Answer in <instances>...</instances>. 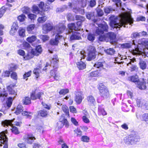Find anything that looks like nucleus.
I'll use <instances>...</instances> for the list:
<instances>
[{"mask_svg":"<svg viewBox=\"0 0 148 148\" xmlns=\"http://www.w3.org/2000/svg\"><path fill=\"white\" fill-rule=\"evenodd\" d=\"M39 8L43 12H46L50 10L51 8L49 5L43 1H41L38 4Z\"/></svg>","mask_w":148,"mask_h":148,"instance_id":"nucleus-18","label":"nucleus"},{"mask_svg":"<svg viewBox=\"0 0 148 148\" xmlns=\"http://www.w3.org/2000/svg\"><path fill=\"white\" fill-rule=\"evenodd\" d=\"M90 138L86 136H83L81 138V140L84 142L88 143L89 142Z\"/></svg>","mask_w":148,"mask_h":148,"instance_id":"nucleus-59","label":"nucleus"},{"mask_svg":"<svg viewBox=\"0 0 148 148\" xmlns=\"http://www.w3.org/2000/svg\"><path fill=\"white\" fill-rule=\"evenodd\" d=\"M32 71L31 70H30L27 72H25L23 75V79H27L26 80H27L28 79V77H30L32 74Z\"/></svg>","mask_w":148,"mask_h":148,"instance_id":"nucleus-51","label":"nucleus"},{"mask_svg":"<svg viewBox=\"0 0 148 148\" xmlns=\"http://www.w3.org/2000/svg\"><path fill=\"white\" fill-rule=\"evenodd\" d=\"M65 28V26L63 24H61L57 26L56 30V35H58V37L62 38V36L60 35V34L62 33Z\"/></svg>","mask_w":148,"mask_h":148,"instance_id":"nucleus-16","label":"nucleus"},{"mask_svg":"<svg viewBox=\"0 0 148 148\" xmlns=\"http://www.w3.org/2000/svg\"><path fill=\"white\" fill-rule=\"evenodd\" d=\"M98 26V27L96 31V33L98 35H100L103 34L105 32L108 31V27L106 24H99Z\"/></svg>","mask_w":148,"mask_h":148,"instance_id":"nucleus-9","label":"nucleus"},{"mask_svg":"<svg viewBox=\"0 0 148 148\" xmlns=\"http://www.w3.org/2000/svg\"><path fill=\"white\" fill-rule=\"evenodd\" d=\"M139 64L140 68L142 70H144L146 69L147 64L146 62L142 60L139 62Z\"/></svg>","mask_w":148,"mask_h":148,"instance_id":"nucleus-46","label":"nucleus"},{"mask_svg":"<svg viewBox=\"0 0 148 148\" xmlns=\"http://www.w3.org/2000/svg\"><path fill=\"white\" fill-rule=\"evenodd\" d=\"M74 133L76 135V136L78 137H80L82 135V132L80 129L77 128L74 131Z\"/></svg>","mask_w":148,"mask_h":148,"instance_id":"nucleus-55","label":"nucleus"},{"mask_svg":"<svg viewBox=\"0 0 148 148\" xmlns=\"http://www.w3.org/2000/svg\"><path fill=\"white\" fill-rule=\"evenodd\" d=\"M36 139L34 136L31 133H28L23 137V140L27 144L30 145L32 144Z\"/></svg>","mask_w":148,"mask_h":148,"instance_id":"nucleus-10","label":"nucleus"},{"mask_svg":"<svg viewBox=\"0 0 148 148\" xmlns=\"http://www.w3.org/2000/svg\"><path fill=\"white\" fill-rule=\"evenodd\" d=\"M10 71L9 70L3 71L2 73L1 77L2 78L9 77L10 76Z\"/></svg>","mask_w":148,"mask_h":148,"instance_id":"nucleus-47","label":"nucleus"},{"mask_svg":"<svg viewBox=\"0 0 148 148\" xmlns=\"http://www.w3.org/2000/svg\"><path fill=\"white\" fill-rule=\"evenodd\" d=\"M86 99L88 105L90 106H94L96 104L94 97L92 95L88 96Z\"/></svg>","mask_w":148,"mask_h":148,"instance_id":"nucleus-21","label":"nucleus"},{"mask_svg":"<svg viewBox=\"0 0 148 148\" xmlns=\"http://www.w3.org/2000/svg\"><path fill=\"white\" fill-rule=\"evenodd\" d=\"M42 51L41 45H38L35 47V48L32 49L30 51H28L26 55L23 57V59L25 60H29L35 56H38L41 54Z\"/></svg>","mask_w":148,"mask_h":148,"instance_id":"nucleus-3","label":"nucleus"},{"mask_svg":"<svg viewBox=\"0 0 148 148\" xmlns=\"http://www.w3.org/2000/svg\"><path fill=\"white\" fill-rule=\"evenodd\" d=\"M42 27L43 33L45 34L48 33L53 29V26L50 23H46L43 24L42 25Z\"/></svg>","mask_w":148,"mask_h":148,"instance_id":"nucleus-12","label":"nucleus"},{"mask_svg":"<svg viewBox=\"0 0 148 148\" xmlns=\"http://www.w3.org/2000/svg\"><path fill=\"white\" fill-rule=\"evenodd\" d=\"M68 27L69 29L70 30H74L75 31H78L81 28L79 26H78V25H76L75 23H71L69 24L68 25Z\"/></svg>","mask_w":148,"mask_h":148,"instance_id":"nucleus-25","label":"nucleus"},{"mask_svg":"<svg viewBox=\"0 0 148 148\" xmlns=\"http://www.w3.org/2000/svg\"><path fill=\"white\" fill-rule=\"evenodd\" d=\"M97 89L99 91V94L103 99H107L110 96V92L106 86L102 83H100L98 85Z\"/></svg>","mask_w":148,"mask_h":148,"instance_id":"nucleus-4","label":"nucleus"},{"mask_svg":"<svg viewBox=\"0 0 148 148\" xmlns=\"http://www.w3.org/2000/svg\"><path fill=\"white\" fill-rule=\"evenodd\" d=\"M9 68V71L11 72L14 71L16 70L18 68V66L14 63H11L8 65Z\"/></svg>","mask_w":148,"mask_h":148,"instance_id":"nucleus-41","label":"nucleus"},{"mask_svg":"<svg viewBox=\"0 0 148 148\" xmlns=\"http://www.w3.org/2000/svg\"><path fill=\"white\" fill-rule=\"evenodd\" d=\"M12 128L11 129L12 133L15 135H17L20 133V132L16 126L13 125L11 127Z\"/></svg>","mask_w":148,"mask_h":148,"instance_id":"nucleus-42","label":"nucleus"},{"mask_svg":"<svg viewBox=\"0 0 148 148\" xmlns=\"http://www.w3.org/2000/svg\"><path fill=\"white\" fill-rule=\"evenodd\" d=\"M131 52L133 55H136L137 54H140L141 51L139 50L138 46H137L135 49L132 50Z\"/></svg>","mask_w":148,"mask_h":148,"instance_id":"nucleus-56","label":"nucleus"},{"mask_svg":"<svg viewBox=\"0 0 148 148\" xmlns=\"http://www.w3.org/2000/svg\"><path fill=\"white\" fill-rule=\"evenodd\" d=\"M21 114L23 116H25L26 118L31 119L33 113L25 110L21 113Z\"/></svg>","mask_w":148,"mask_h":148,"instance_id":"nucleus-36","label":"nucleus"},{"mask_svg":"<svg viewBox=\"0 0 148 148\" xmlns=\"http://www.w3.org/2000/svg\"><path fill=\"white\" fill-rule=\"evenodd\" d=\"M18 24L16 23H13L10 31V34L12 36L14 35L18 28Z\"/></svg>","mask_w":148,"mask_h":148,"instance_id":"nucleus-23","label":"nucleus"},{"mask_svg":"<svg viewBox=\"0 0 148 148\" xmlns=\"http://www.w3.org/2000/svg\"><path fill=\"white\" fill-rule=\"evenodd\" d=\"M23 108L21 105H18L17 106L16 110L14 113L16 115H18L22 112L23 111Z\"/></svg>","mask_w":148,"mask_h":148,"instance_id":"nucleus-39","label":"nucleus"},{"mask_svg":"<svg viewBox=\"0 0 148 148\" xmlns=\"http://www.w3.org/2000/svg\"><path fill=\"white\" fill-rule=\"evenodd\" d=\"M11 78L14 81H17L18 79V75L17 73L15 71L12 72L10 75Z\"/></svg>","mask_w":148,"mask_h":148,"instance_id":"nucleus-50","label":"nucleus"},{"mask_svg":"<svg viewBox=\"0 0 148 148\" xmlns=\"http://www.w3.org/2000/svg\"><path fill=\"white\" fill-rule=\"evenodd\" d=\"M3 145V148H8V139L3 131L0 133V147Z\"/></svg>","mask_w":148,"mask_h":148,"instance_id":"nucleus-7","label":"nucleus"},{"mask_svg":"<svg viewBox=\"0 0 148 148\" xmlns=\"http://www.w3.org/2000/svg\"><path fill=\"white\" fill-rule=\"evenodd\" d=\"M7 9V8H5L4 6H3L0 9V18L3 16Z\"/></svg>","mask_w":148,"mask_h":148,"instance_id":"nucleus-57","label":"nucleus"},{"mask_svg":"<svg viewBox=\"0 0 148 148\" xmlns=\"http://www.w3.org/2000/svg\"><path fill=\"white\" fill-rule=\"evenodd\" d=\"M25 16L23 14H22L21 15H19L17 17L18 20L20 22L24 21L25 20Z\"/></svg>","mask_w":148,"mask_h":148,"instance_id":"nucleus-60","label":"nucleus"},{"mask_svg":"<svg viewBox=\"0 0 148 148\" xmlns=\"http://www.w3.org/2000/svg\"><path fill=\"white\" fill-rule=\"evenodd\" d=\"M42 16L39 17L37 19V21L39 23H45L47 20V17L45 15L44 13L41 14Z\"/></svg>","mask_w":148,"mask_h":148,"instance_id":"nucleus-26","label":"nucleus"},{"mask_svg":"<svg viewBox=\"0 0 148 148\" xmlns=\"http://www.w3.org/2000/svg\"><path fill=\"white\" fill-rule=\"evenodd\" d=\"M58 36V35H56L54 38L51 39L49 42V45L52 46H58L59 43V40L61 38Z\"/></svg>","mask_w":148,"mask_h":148,"instance_id":"nucleus-19","label":"nucleus"},{"mask_svg":"<svg viewBox=\"0 0 148 148\" xmlns=\"http://www.w3.org/2000/svg\"><path fill=\"white\" fill-rule=\"evenodd\" d=\"M17 145L19 148H27L26 145L23 142L18 143Z\"/></svg>","mask_w":148,"mask_h":148,"instance_id":"nucleus-64","label":"nucleus"},{"mask_svg":"<svg viewBox=\"0 0 148 148\" xmlns=\"http://www.w3.org/2000/svg\"><path fill=\"white\" fill-rule=\"evenodd\" d=\"M62 110L64 112L66 115L68 117H69V110L67 106L66 105H63L62 107Z\"/></svg>","mask_w":148,"mask_h":148,"instance_id":"nucleus-43","label":"nucleus"},{"mask_svg":"<svg viewBox=\"0 0 148 148\" xmlns=\"http://www.w3.org/2000/svg\"><path fill=\"white\" fill-rule=\"evenodd\" d=\"M25 30L23 28H21L18 31V35L22 37H25Z\"/></svg>","mask_w":148,"mask_h":148,"instance_id":"nucleus-49","label":"nucleus"},{"mask_svg":"<svg viewBox=\"0 0 148 148\" xmlns=\"http://www.w3.org/2000/svg\"><path fill=\"white\" fill-rule=\"evenodd\" d=\"M13 121L12 120H5L1 122V124L4 127H8L9 126H11L13 125L12 123Z\"/></svg>","mask_w":148,"mask_h":148,"instance_id":"nucleus-34","label":"nucleus"},{"mask_svg":"<svg viewBox=\"0 0 148 148\" xmlns=\"http://www.w3.org/2000/svg\"><path fill=\"white\" fill-rule=\"evenodd\" d=\"M53 64H56L59 62V59L57 55H54L52 58Z\"/></svg>","mask_w":148,"mask_h":148,"instance_id":"nucleus-61","label":"nucleus"},{"mask_svg":"<svg viewBox=\"0 0 148 148\" xmlns=\"http://www.w3.org/2000/svg\"><path fill=\"white\" fill-rule=\"evenodd\" d=\"M70 39L71 40H80L82 39L80 33L79 32L76 31L73 32L70 37Z\"/></svg>","mask_w":148,"mask_h":148,"instance_id":"nucleus-20","label":"nucleus"},{"mask_svg":"<svg viewBox=\"0 0 148 148\" xmlns=\"http://www.w3.org/2000/svg\"><path fill=\"white\" fill-rule=\"evenodd\" d=\"M140 139L139 136L136 133L129 135L124 139V142L126 144L132 145L139 141Z\"/></svg>","mask_w":148,"mask_h":148,"instance_id":"nucleus-5","label":"nucleus"},{"mask_svg":"<svg viewBox=\"0 0 148 148\" xmlns=\"http://www.w3.org/2000/svg\"><path fill=\"white\" fill-rule=\"evenodd\" d=\"M128 79L129 81L134 83H138L140 80L138 75H136L128 77Z\"/></svg>","mask_w":148,"mask_h":148,"instance_id":"nucleus-24","label":"nucleus"},{"mask_svg":"<svg viewBox=\"0 0 148 148\" xmlns=\"http://www.w3.org/2000/svg\"><path fill=\"white\" fill-rule=\"evenodd\" d=\"M8 96V93L4 88L2 89L0 88V98H5Z\"/></svg>","mask_w":148,"mask_h":148,"instance_id":"nucleus-31","label":"nucleus"},{"mask_svg":"<svg viewBox=\"0 0 148 148\" xmlns=\"http://www.w3.org/2000/svg\"><path fill=\"white\" fill-rule=\"evenodd\" d=\"M132 45V43H126L123 44L121 46L122 47L125 49H129L131 48Z\"/></svg>","mask_w":148,"mask_h":148,"instance_id":"nucleus-58","label":"nucleus"},{"mask_svg":"<svg viewBox=\"0 0 148 148\" xmlns=\"http://www.w3.org/2000/svg\"><path fill=\"white\" fill-rule=\"evenodd\" d=\"M95 38V35L93 34L88 33L87 35V39L92 42H93Z\"/></svg>","mask_w":148,"mask_h":148,"instance_id":"nucleus-53","label":"nucleus"},{"mask_svg":"<svg viewBox=\"0 0 148 148\" xmlns=\"http://www.w3.org/2000/svg\"><path fill=\"white\" fill-rule=\"evenodd\" d=\"M75 20L77 21L76 23V25L79 26L81 28L82 25L84 21L85 20L84 16L80 15H76L75 16Z\"/></svg>","mask_w":148,"mask_h":148,"instance_id":"nucleus-15","label":"nucleus"},{"mask_svg":"<svg viewBox=\"0 0 148 148\" xmlns=\"http://www.w3.org/2000/svg\"><path fill=\"white\" fill-rule=\"evenodd\" d=\"M50 77L49 78L53 77L54 79L56 81H59L60 79V75L59 73L57 72V70L55 69L51 70L49 72Z\"/></svg>","mask_w":148,"mask_h":148,"instance_id":"nucleus-14","label":"nucleus"},{"mask_svg":"<svg viewBox=\"0 0 148 148\" xmlns=\"http://www.w3.org/2000/svg\"><path fill=\"white\" fill-rule=\"evenodd\" d=\"M16 87V84L14 83L10 84L6 86V89L10 95H13L14 97L17 95V90L15 88Z\"/></svg>","mask_w":148,"mask_h":148,"instance_id":"nucleus-8","label":"nucleus"},{"mask_svg":"<svg viewBox=\"0 0 148 148\" xmlns=\"http://www.w3.org/2000/svg\"><path fill=\"white\" fill-rule=\"evenodd\" d=\"M39 8L43 12H46L50 10L51 8L49 5L43 1H41L38 4Z\"/></svg>","mask_w":148,"mask_h":148,"instance_id":"nucleus-17","label":"nucleus"},{"mask_svg":"<svg viewBox=\"0 0 148 148\" xmlns=\"http://www.w3.org/2000/svg\"><path fill=\"white\" fill-rule=\"evenodd\" d=\"M23 49L25 50H27L30 48L31 45L30 44L26 41H24L22 43Z\"/></svg>","mask_w":148,"mask_h":148,"instance_id":"nucleus-54","label":"nucleus"},{"mask_svg":"<svg viewBox=\"0 0 148 148\" xmlns=\"http://www.w3.org/2000/svg\"><path fill=\"white\" fill-rule=\"evenodd\" d=\"M146 84V82L143 79L142 81H139V82L137 84L136 87L141 90H145L147 88Z\"/></svg>","mask_w":148,"mask_h":148,"instance_id":"nucleus-22","label":"nucleus"},{"mask_svg":"<svg viewBox=\"0 0 148 148\" xmlns=\"http://www.w3.org/2000/svg\"><path fill=\"white\" fill-rule=\"evenodd\" d=\"M42 66L41 64H39L37 67L34 69L33 72V74L35 75V78L36 80H38L40 78L41 73V69H42Z\"/></svg>","mask_w":148,"mask_h":148,"instance_id":"nucleus-13","label":"nucleus"},{"mask_svg":"<svg viewBox=\"0 0 148 148\" xmlns=\"http://www.w3.org/2000/svg\"><path fill=\"white\" fill-rule=\"evenodd\" d=\"M120 16L121 19L120 22L118 21L117 16L114 17L110 21V25L113 28H120L122 26L124 27H126L125 25L128 24L131 25L133 23V20L131 17L130 14L127 13H124L121 14Z\"/></svg>","mask_w":148,"mask_h":148,"instance_id":"nucleus-1","label":"nucleus"},{"mask_svg":"<svg viewBox=\"0 0 148 148\" xmlns=\"http://www.w3.org/2000/svg\"><path fill=\"white\" fill-rule=\"evenodd\" d=\"M141 121L148 124V113H145L140 116Z\"/></svg>","mask_w":148,"mask_h":148,"instance_id":"nucleus-40","label":"nucleus"},{"mask_svg":"<svg viewBox=\"0 0 148 148\" xmlns=\"http://www.w3.org/2000/svg\"><path fill=\"white\" fill-rule=\"evenodd\" d=\"M94 66L97 68L103 67V62L98 61L95 63L94 65Z\"/></svg>","mask_w":148,"mask_h":148,"instance_id":"nucleus-52","label":"nucleus"},{"mask_svg":"<svg viewBox=\"0 0 148 148\" xmlns=\"http://www.w3.org/2000/svg\"><path fill=\"white\" fill-rule=\"evenodd\" d=\"M69 91L68 88H64L61 89L59 92L60 95H64L69 92Z\"/></svg>","mask_w":148,"mask_h":148,"instance_id":"nucleus-48","label":"nucleus"},{"mask_svg":"<svg viewBox=\"0 0 148 148\" xmlns=\"http://www.w3.org/2000/svg\"><path fill=\"white\" fill-rule=\"evenodd\" d=\"M48 112L45 110H42L38 112V115L42 117H46L48 115Z\"/></svg>","mask_w":148,"mask_h":148,"instance_id":"nucleus-30","label":"nucleus"},{"mask_svg":"<svg viewBox=\"0 0 148 148\" xmlns=\"http://www.w3.org/2000/svg\"><path fill=\"white\" fill-rule=\"evenodd\" d=\"M107 36L112 42H115L116 39V35L113 32H110L107 34Z\"/></svg>","mask_w":148,"mask_h":148,"instance_id":"nucleus-28","label":"nucleus"},{"mask_svg":"<svg viewBox=\"0 0 148 148\" xmlns=\"http://www.w3.org/2000/svg\"><path fill=\"white\" fill-rule=\"evenodd\" d=\"M38 90L36 88L30 92V97L25 96L22 100V103L25 105H29L32 103L31 100L34 101L37 99L42 100V96L44 94L43 91H38Z\"/></svg>","mask_w":148,"mask_h":148,"instance_id":"nucleus-2","label":"nucleus"},{"mask_svg":"<svg viewBox=\"0 0 148 148\" xmlns=\"http://www.w3.org/2000/svg\"><path fill=\"white\" fill-rule=\"evenodd\" d=\"M14 97H10L7 98L5 103L8 108H9L11 107Z\"/></svg>","mask_w":148,"mask_h":148,"instance_id":"nucleus-32","label":"nucleus"},{"mask_svg":"<svg viewBox=\"0 0 148 148\" xmlns=\"http://www.w3.org/2000/svg\"><path fill=\"white\" fill-rule=\"evenodd\" d=\"M84 98V97L82 91H77L76 92L74 101L77 104H81Z\"/></svg>","mask_w":148,"mask_h":148,"instance_id":"nucleus-11","label":"nucleus"},{"mask_svg":"<svg viewBox=\"0 0 148 148\" xmlns=\"http://www.w3.org/2000/svg\"><path fill=\"white\" fill-rule=\"evenodd\" d=\"M32 9L33 12L34 13L39 14L41 12L39 8L36 5H33L32 6Z\"/></svg>","mask_w":148,"mask_h":148,"instance_id":"nucleus-45","label":"nucleus"},{"mask_svg":"<svg viewBox=\"0 0 148 148\" xmlns=\"http://www.w3.org/2000/svg\"><path fill=\"white\" fill-rule=\"evenodd\" d=\"M86 16L87 18L88 19H91L95 17V15L93 12H90L87 13Z\"/></svg>","mask_w":148,"mask_h":148,"instance_id":"nucleus-62","label":"nucleus"},{"mask_svg":"<svg viewBox=\"0 0 148 148\" xmlns=\"http://www.w3.org/2000/svg\"><path fill=\"white\" fill-rule=\"evenodd\" d=\"M105 52L108 55L113 56L115 53L116 51L113 48H110L104 50Z\"/></svg>","mask_w":148,"mask_h":148,"instance_id":"nucleus-35","label":"nucleus"},{"mask_svg":"<svg viewBox=\"0 0 148 148\" xmlns=\"http://www.w3.org/2000/svg\"><path fill=\"white\" fill-rule=\"evenodd\" d=\"M87 51L88 53L86 60L88 61H90L96 58V51L95 47L91 45L89 46Z\"/></svg>","mask_w":148,"mask_h":148,"instance_id":"nucleus-6","label":"nucleus"},{"mask_svg":"<svg viewBox=\"0 0 148 148\" xmlns=\"http://www.w3.org/2000/svg\"><path fill=\"white\" fill-rule=\"evenodd\" d=\"M102 72L100 70H97L93 71L90 73V76L93 77H97L101 75Z\"/></svg>","mask_w":148,"mask_h":148,"instance_id":"nucleus-33","label":"nucleus"},{"mask_svg":"<svg viewBox=\"0 0 148 148\" xmlns=\"http://www.w3.org/2000/svg\"><path fill=\"white\" fill-rule=\"evenodd\" d=\"M37 37L36 36L33 35L28 37L26 39V40L29 43H32L36 40Z\"/></svg>","mask_w":148,"mask_h":148,"instance_id":"nucleus-44","label":"nucleus"},{"mask_svg":"<svg viewBox=\"0 0 148 148\" xmlns=\"http://www.w3.org/2000/svg\"><path fill=\"white\" fill-rule=\"evenodd\" d=\"M17 53L18 54L21 56L23 57L25 56V52L23 50L21 49H19L17 51Z\"/></svg>","mask_w":148,"mask_h":148,"instance_id":"nucleus-63","label":"nucleus"},{"mask_svg":"<svg viewBox=\"0 0 148 148\" xmlns=\"http://www.w3.org/2000/svg\"><path fill=\"white\" fill-rule=\"evenodd\" d=\"M97 113L99 116H105L107 114L104 108L101 106L98 107Z\"/></svg>","mask_w":148,"mask_h":148,"instance_id":"nucleus-29","label":"nucleus"},{"mask_svg":"<svg viewBox=\"0 0 148 148\" xmlns=\"http://www.w3.org/2000/svg\"><path fill=\"white\" fill-rule=\"evenodd\" d=\"M76 65L79 70H83L86 67V64L85 62L81 61L77 62L76 63Z\"/></svg>","mask_w":148,"mask_h":148,"instance_id":"nucleus-27","label":"nucleus"},{"mask_svg":"<svg viewBox=\"0 0 148 148\" xmlns=\"http://www.w3.org/2000/svg\"><path fill=\"white\" fill-rule=\"evenodd\" d=\"M60 119L63 124V125H65L66 127H68L69 126V123L67 119L65 118L64 114H63L61 115Z\"/></svg>","mask_w":148,"mask_h":148,"instance_id":"nucleus-38","label":"nucleus"},{"mask_svg":"<svg viewBox=\"0 0 148 148\" xmlns=\"http://www.w3.org/2000/svg\"><path fill=\"white\" fill-rule=\"evenodd\" d=\"M35 25L34 24H30L27 26V31L29 34H34L33 30L35 27Z\"/></svg>","mask_w":148,"mask_h":148,"instance_id":"nucleus-37","label":"nucleus"}]
</instances>
